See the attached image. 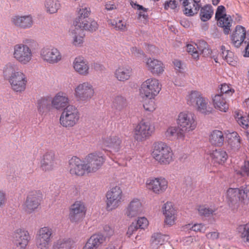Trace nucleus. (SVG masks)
Returning a JSON list of instances; mask_svg holds the SVG:
<instances>
[{
    "mask_svg": "<svg viewBox=\"0 0 249 249\" xmlns=\"http://www.w3.org/2000/svg\"><path fill=\"white\" fill-rule=\"evenodd\" d=\"M11 20L12 23L15 26L24 29L31 28L34 22L31 15H15L11 18Z\"/></svg>",
    "mask_w": 249,
    "mask_h": 249,
    "instance_id": "a878e982",
    "label": "nucleus"
},
{
    "mask_svg": "<svg viewBox=\"0 0 249 249\" xmlns=\"http://www.w3.org/2000/svg\"><path fill=\"white\" fill-rule=\"evenodd\" d=\"M3 75L8 78L12 89L17 92L24 91L28 82L26 74L14 63H8L3 68Z\"/></svg>",
    "mask_w": 249,
    "mask_h": 249,
    "instance_id": "f257e3e1",
    "label": "nucleus"
},
{
    "mask_svg": "<svg viewBox=\"0 0 249 249\" xmlns=\"http://www.w3.org/2000/svg\"><path fill=\"white\" fill-rule=\"evenodd\" d=\"M220 91V93L219 94H223V95L225 94L231 96L234 92V90L231 85L224 83L221 85Z\"/></svg>",
    "mask_w": 249,
    "mask_h": 249,
    "instance_id": "4d7b16f0",
    "label": "nucleus"
},
{
    "mask_svg": "<svg viewBox=\"0 0 249 249\" xmlns=\"http://www.w3.org/2000/svg\"><path fill=\"white\" fill-rule=\"evenodd\" d=\"M221 50L222 58L230 65L235 66L237 63V61L234 53L231 51L226 50L225 47L223 46H221Z\"/></svg>",
    "mask_w": 249,
    "mask_h": 249,
    "instance_id": "79ce46f5",
    "label": "nucleus"
},
{
    "mask_svg": "<svg viewBox=\"0 0 249 249\" xmlns=\"http://www.w3.org/2000/svg\"><path fill=\"white\" fill-rule=\"evenodd\" d=\"M195 45L196 46L198 51L204 56L207 57L211 55L212 53L211 50L207 43L204 40H199Z\"/></svg>",
    "mask_w": 249,
    "mask_h": 249,
    "instance_id": "c03bdc74",
    "label": "nucleus"
},
{
    "mask_svg": "<svg viewBox=\"0 0 249 249\" xmlns=\"http://www.w3.org/2000/svg\"><path fill=\"white\" fill-rule=\"evenodd\" d=\"M132 68L126 65L118 66L114 72L115 78L120 82H125L128 80L132 76Z\"/></svg>",
    "mask_w": 249,
    "mask_h": 249,
    "instance_id": "bb28decb",
    "label": "nucleus"
},
{
    "mask_svg": "<svg viewBox=\"0 0 249 249\" xmlns=\"http://www.w3.org/2000/svg\"><path fill=\"white\" fill-rule=\"evenodd\" d=\"M71 43L72 46L80 47L84 42L85 35L84 31L78 27H75L73 23L69 31Z\"/></svg>",
    "mask_w": 249,
    "mask_h": 249,
    "instance_id": "412c9836",
    "label": "nucleus"
},
{
    "mask_svg": "<svg viewBox=\"0 0 249 249\" xmlns=\"http://www.w3.org/2000/svg\"><path fill=\"white\" fill-rule=\"evenodd\" d=\"M210 156L213 163L221 165L223 164L228 159L226 152L221 149L213 150Z\"/></svg>",
    "mask_w": 249,
    "mask_h": 249,
    "instance_id": "f704fd0d",
    "label": "nucleus"
},
{
    "mask_svg": "<svg viewBox=\"0 0 249 249\" xmlns=\"http://www.w3.org/2000/svg\"><path fill=\"white\" fill-rule=\"evenodd\" d=\"M108 24L116 30L125 31L127 30V25L126 22L123 19L117 18L116 20L109 19L107 21Z\"/></svg>",
    "mask_w": 249,
    "mask_h": 249,
    "instance_id": "8fccbe9b",
    "label": "nucleus"
},
{
    "mask_svg": "<svg viewBox=\"0 0 249 249\" xmlns=\"http://www.w3.org/2000/svg\"><path fill=\"white\" fill-rule=\"evenodd\" d=\"M73 23L75 27H78L82 31L86 30L93 32L95 31L98 28L97 22L92 19H89L88 20L87 19L82 20L80 18H75Z\"/></svg>",
    "mask_w": 249,
    "mask_h": 249,
    "instance_id": "c85d7f7f",
    "label": "nucleus"
},
{
    "mask_svg": "<svg viewBox=\"0 0 249 249\" xmlns=\"http://www.w3.org/2000/svg\"><path fill=\"white\" fill-rule=\"evenodd\" d=\"M40 56L45 62L55 64L61 60L62 56L58 49L52 46H46L40 51Z\"/></svg>",
    "mask_w": 249,
    "mask_h": 249,
    "instance_id": "2eb2a0df",
    "label": "nucleus"
},
{
    "mask_svg": "<svg viewBox=\"0 0 249 249\" xmlns=\"http://www.w3.org/2000/svg\"><path fill=\"white\" fill-rule=\"evenodd\" d=\"M145 68L148 71L155 75L163 74L165 70V66L161 61L150 57L146 60Z\"/></svg>",
    "mask_w": 249,
    "mask_h": 249,
    "instance_id": "6ab92c4d",
    "label": "nucleus"
},
{
    "mask_svg": "<svg viewBox=\"0 0 249 249\" xmlns=\"http://www.w3.org/2000/svg\"><path fill=\"white\" fill-rule=\"evenodd\" d=\"M138 229V227L137 225L132 223L128 228L127 231L126 232V235L128 237H130Z\"/></svg>",
    "mask_w": 249,
    "mask_h": 249,
    "instance_id": "774afa93",
    "label": "nucleus"
},
{
    "mask_svg": "<svg viewBox=\"0 0 249 249\" xmlns=\"http://www.w3.org/2000/svg\"><path fill=\"white\" fill-rule=\"evenodd\" d=\"M106 210L112 211L118 208L124 201V195L122 188L116 185L110 188L106 195Z\"/></svg>",
    "mask_w": 249,
    "mask_h": 249,
    "instance_id": "423d86ee",
    "label": "nucleus"
},
{
    "mask_svg": "<svg viewBox=\"0 0 249 249\" xmlns=\"http://www.w3.org/2000/svg\"><path fill=\"white\" fill-rule=\"evenodd\" d=\"M216 19L218 26L223 29L225 35H228L231 31V26L232 19L231 17L230 16L225 15L224 17H221Z\"/></svg>",
    "mask_w": 249,
    "mask_h": 249,
    "instance_id": "4c0bfd02",
    "label": "nucleus"
},
{
    "mask_svg": "<svg viewBox=\"0 0 249 249\" xmlns=\"http://www.w3.org/2000/svg\"><path fill=\"white\" fill-rule=\"evenodd\" d=\"M70 239L60 238L53 243V249H69Z\"/></svg>",
    "mask_w": 249,
    "mask_h": 249,
    "instance_id": "603ef678",
    "label": "nucleus"
},
{
    "mask_svg": "<svg viewBox=\"0 0 249 249\" xmlns=\"http://www.w3.org/2000/svg\"><path fill=\"white\" fill-rule=\"evenodd\" d=\"M237 231L242 240L249 243V223L239 225Z\"/></svg>",
    "mask_w": 249,
    "mask_h": 249,
    "instance_id": "de8ad7c7",
    "label": "nucleus"
},
{
    "mask_svg": "<svg viewBox=\"0 0 249 249\" xmlns=\"http://www.w3.org/2000/svg\"><path fill=\"white\" fill-rule=\"evenodd\" d=\"M104 232L106 234L107 237H110L114 234V227L109 224H106L103 227Z\"/></svg>",
    "mask_w": 249,
    "mask_h": 249,
    "instance_id": "680f3d73",
    "label": "nucleus"
},
{
    "mask_svg": "<svg viewBox=\"0 0 249 249\" xmlns=\"http://www.w3.org/2000/svg\"><path fill=\"white\" fill-rule=\"evenodd\" d=\"M247 35V30L241 25H237L230 36L232 44L236 48L240 47L244 42Z\"/></svg>",
    "mask_w": 249,
    "mask_h": 249,
    "instance_id": "5701e85b",
    "label": "nucleus"
},
{
    "mask_svg": "<svg viewBox=\"0 0 249 249\" xmlns=\"http://www.w3.org/2000/svg\"><path fill=\"white\" fill-rule=\"evenodd\" d=\"M191 229L196 232H204L206 230V228L205 225L202 223L195 224L192 226Z\"/></svg>",
    "mask_w": 249,
    "mask_h": 249,
    "instance_id": "69168bd1",
    "label": "nucleus"
},
{
    "mask_svg": "<svg viewBox=\"0 0 249 249\" xmlns=\"http://www.w3.org/2000/svg\"><path fill=\"white\" fill-rule=\"evenodd\" d=\"M209 141L213 145L222 146L224 141V137L222 131L217 129L213 130L210 133Z\"/></svg>",
    "mask_w": 249,
    "mask_h": 249,
    "instance_id": "72a5a7b5",
    "label": "nucleus"
},
{
    "mask_svg": "<svg viewBox=\"0 0 249 249\" xmlns=\"http://www.w3.org/2000/svg\"><path fill=\"white\" fill-rule=\"evenodd\" d=\"M176 123L178 129L184 134L195 130L197 124L195 114L188 111L179 113L176 119Z\"/></svg>",
    "mask_w": 249,
    "mask_h": 249,
    "instance_id": "0eeeda50",
    "label": "nucleus"
},
{
    "mask_svg": "<svg viewBox=\"0 0 249 249\" xmlns=\"http://www.w3.org/2000/svg\"><path fill=\"white\" fill-rule=\"evenodd\" d=\"M155 131L154 123L148 120H142L133 129V138L137 142H143L150 138Z\"/></svg>",
    "mask_w": 249,
    "mask_h": 249,
    "instance_id": "20e7f679",
    "label": "nucleus"
},
{
    "mask_svg": "<svg viewBox=\"0 0 249 249\" xmlns=\"http://www.w3.org/2000/svg\"><path fill=\"white\" fill-rule=\"evenodd\" d=\"M177 4L175 0H170L165 2L164 8L167 10L169 9H175L177 8Z\"/></svg>",
    "mask_w": 249,
    "mask_h": 249,
    "instance_id": "338daca9",
    "label": "nucleus"
},
{
    "mask_svg": "<svg viewBox=\"0 0 249 249\" xmlns=\"http://www.w3.org/2000/svg\"><path fill=\"white\" fill-rule=\"evenodd\" d=\"M164 216L165 217L164 222L165 225L168 226H172L175 224L177 219V214L164 215Z\"/></svg>",
    "mask_w": 249,
    "mask_h": 249,
    "instance_id": "bf43d9fd",
    "label": "nucleus"
},
{
    "mask_svg": "<svg viewBox=\"0 0 249 249\" xmlns=\"http://www.w3.org/2000/svg\"><path fill=\"white\" fill-rule=\"evenodd\" d=\"M127 105L126 99L122 95H118L114 97L112 101V108L115 111L124 110Z\"/></svg>",
    "mask_w": 249,
    "mask_h": 249,
    "instance_id": "ea45409f",
    "label": "nucleus"
},
{
    "mask_svg": "<svg viewBox=\"0 0 249 249\" xmlns=\"http://www.w3.org/2000/svg\"><path fill=\"white\" fill-rule=\"evenodd\" d=\"M145 186L154 194L160 195L164 193L168 188V182L163 177H153L146 180Z\"/></svg>",
    "mask_w": 249,
    "mask_h": 249,
    "instance_id": "9b49d317",
    "label": "nucleus"
},
{
    "mask_svg": "<svg viewBox=\"0 0 249 249\" xmlns=\"http://www.w3.org/2000/svg\"><path fill=\"white\" fill-rule=\"evenodd\" d=\"M213 13V11L212 6L210 5H206L202 7L200 10V19L203 21H206L211 18Z\"/></svg>",
    "mask_w": 249,
    "mask_h": 249,
    "instance_id": "09e8293b",
    "label": "nucleus"
},
{
    "mask_svg": "<svg viewBox=\"0 0 249 249\" xmlns=\"http://www.w3.org/2000/svg\"><path fill=\"white\" fill-rule=\"evenodd\" d=\"M195 46H196L195 45V43L193 44H187V51L189 53H190L192 55L193 58L195 60H197L199 57V53H198V51L196 50Z\"/></svg>",
    "mask_w": 249,
    "mask_h": 249,
    "instance_id": "5fc2aeb1",
    "label": "nucleus"
},
{
    "mask_svg": "<svg viewBox=\"0 0 249 249\" xmlns=\"http://www.w3.org/2000/svg\"><path fill=\"white\" fill-rule=\"evenodd\" d=\"M51 106L54 109L60 110L64 109L69 102V98L65 93L59 92L51 99Z\"/></svg>",
    "mask_w": 249,
    "mask_h": 249,
    "instance_id": "cd10ccee",
    "label": "nucleus"
},
{
    "mask_svg": "<svg viewBox=\"0 0 249 249\" xmlns=\"http://www.w3.org/2000/svg\"><path fill=\"white\" fill-rule=\"evenodd\" d=\"M56 166L57 160L54 153L52 151L46 152L40 161V169L44 172H50Z\"/></svg>",
    "mask_w": 249,
    "mask_h": 249,
    "instance_id": "f3484780",
    "label": "nucleus"
},
{
    "mask_svg": "<svg viewBox=\"0 0 249 249\" xmlns=\"http://www.w3.org/2000/svg\"><path fill=\"white\" fill-rule=\"evenodd\" d=\"M51 106L50 96H44L38 99L36 103V107L39 114H43L50 110Z\"/></svg>",
    "mask_w": 249,
    "mask_h": 249,
    "instance_id": "c9c22d12",
    "label": "nucleus"
},
{
    "mask_svg": "<svg viewBox=\"0 0 249 249\" xmlns=\"http://www.w3.org/2000/svg\"><path fill=\"white\" fill-rule=\"evenodd\" d=\"M68 170L71 175L75 176H83L87 174V165L76 157H72L69 161Z\"/></svg>",
    "mask_w": 249,
    "mask_h": 249,
    "instance_id": "dca6fc26",
    "label": "nucleus"
},
{
    "mask_svg": "<svg viewBox=\"0 0 249 249\" xmlns=\"http://www.w3.org/2000/svg\"><path fill=\"white\" fill-rule=\"evenodd\" d=\"M161 210L163 215L177 214V210L174 204L170 201H167L162 206Z\"/></svg>",
    "mask_w": 249,
    "mask_h": 249,
    "instance_id": "3c124183",
    "label": "nucleus"
},
{
    "mask_svg": "<svg viewBox=\"0 0 249 249\" xmlns=\"http://www.w3.org/2000/svg\"><path fill=\"white\" fill-rule=\"evenodd\" d=\"M80 113L76 107L68 105L62 111L59 118V123L63 127L70 128L79 122Z\"/></svg>",
    "mask_w": 249,
    "mask_h": 249,
    "instance_id": "7ed1b4c3",
    "label": "nucleus"
},
{
    "mask_svg": "<svg viewBox=\"0 0 249 249\" xmlns=\"http://www.w3.org/2000/svg\"><path fill=\"white\" fill-rule=\"evenodd\" d=\"M86 212L87 208L83 201H75L69 209V218L70 221L73 223L82 221L85 217Z\"/></svg>",
    "mask_w": 249,
    "mask_h": 249,
    "instance_id": "ddd939ff",
    "label": "nucleus"
},
{
    "mask_svg": "<svg viewBox=\"0 0 249 249\" xmlns=\"http://www.w3.org/2000/svg\"><path fill=\"white\" fill-rule=\"evenodd\" d=\"M228 144L233 148H238L240 147L241 139L236 132H232L228 135Z\"/></svg>",
    "mask_w": 249,
    "mask_h": 249,
    "instance_id": "a18cd8bd",
    "label": "nucleus"
},
{
    "mask_svg": "<svg viewBox=\"0 0 249 249\" xmlns=\"http://www.w3.org/2000/svg\"><path fill=\"white\" fill-rule=\"evenodd\" d=\"M143 106L146 111L149 112H153L157 108V105L153 99H148L145 101Z\"/></svg>",
    "mask_w": 249,
    "mask_h": 249,
    "instance_id": "6e6d98bb",
    "label": "nucleus"
},
{
    "mask_svg": "<svg viewBox=\"0 0 249 249\" xmlns=\"http://www.w3.org/2000/svg\"><path fill=\"white\" fill-rule=\"evenodd\" d=\"M240 201L244 204L249 202V184H245L238 188Z\"/></svg>",
    "mask_w": 249,
    "mask_h": 249,
    "instance_id": "49530a36",
    "label": "nucleus"
},
{
    "mask_svg": "<svg viewBox=\"0 0 249 249\" xmlns=\"http://www.w3.org/2000/svg\"><path fill=\"white\" fill-rule=\"evenodd\" d=\"M197 211L200 215L208 217L212 215L215 212L216 209L214 208L208 207L206 205H200L197 207Z\"/></svg>",
    "mask_w": 249,
    "mask_h": 249,
    "instance_id": "864d4df0",
    "label": "nucleus"
},
{
    "mask_svg": "<svg viewBox=\"0 0 249 249\" xmlns=\"http://www.w3.org/2000/svg\"><path fill=\"white\" fill-rule=\"evenodd\" d=\"M86 162L87 174L94 173L98 170L105 161V157L98 153L88 154L85 158Z\"/></svg>",
    "mask_w": 249,
    "mask_h": 249,
    "instance_id": "4468645a",
    "label": "nucleus"
},
{
    "mask_svg": "<svg viewBox=\"0 0 249 249\" xmlns=\"http://www.w3.org/2000/svg\"><path fill=\"white\" fill-rule=\"evenodd\" d=\"M40 191L34 190L30 192L23 205V210L27 213H31L40 206L42 199Z\"/></svg>",
    "mask_w": 249,
    "mask_h": 249,
    "instance_id": "f8f14e48",
    "label": "nucleus"
},
{
    "mask_svg": "<svg viewBox=\"0 0 249 249\" xmlns=\"http://www.w3.org/2000/svg\"><path fill=\"white\" fill-rule=\"evenodd\" d=\"M182 1V4L184 7V13L187 16H193L197 13L201 4L196 3L193 0H180Z\"/></svg>",
    "mask_w": 249,
    "mask_h": 249,
    "instance_id": "7c9ffc66",
    "label": "nucleus"
},
{
    "mask_svg": "<svg viewBox=\"0 0 249 249\" xmlns=\"http://www.w3.org/2000/svg\"><path fill=\"white\" fill-rule=\"evenodd\" d=\"M136 224L138 228L145 229L148 226L149 222L145 217H141L138 219L137 224Z\"/></svg>",
    "mask_w": 249,
    "mask_h": 249,
    "instance_id": "0e129e2a",
    "label": "nucleus"
},
{
    "mask_svg": "<svg viewBox=\"0 0 249 249\" xmlns=\"http://www.w3.org/2000/svg\"><path fill=\"white\" fill-rule=\"evenodd\" d=\"M225 197L229 206L234 208L240 201L238 188H229L225 193Z\"/></svg>",
    "mask_w": 249,
    "mask_h": 249,
    "instance_id": "c756f323",
    "label": "nucleus"
},
{
    "mask_svg": "<svg viewBox=\"0 0 249 249\" xmlns=\"http://www.w3.org/2000/svg\"><path fill=\"white\" fill-rule=\"evenodd\" d=\"M202 94L197 90H192L186 95L185 99L187 104L193 107L196 105Z\"/></svg>",
    "mask_w": 249,
    "mask_h": 249,
    "instance_id": "a19ab883",
    "label": "nucleus"
},
{
    "mask_svg": "<svg viewBox=\"0 0 249 249\" xmlns=\"http://www.w3.org/2000/svg\"><path fill=\"white\" fill-rule=\"evenodd\" d=\"M166 236L160 233H154L151 238L150 249H158L165 242Z\"/></svg>",
    "mask_w": 249,
    "mask_h": 249,
    "instance_id": "e433bc0d",
    "label": "nucleus"
},
{
    "mask_svg": "<svg viewBox=\"0 0 249 249\" xmlns=\"http://www.w3.org/2000/svg\"><path fill=\"white\" fill-rule=\"evenodd\" d=\"M161 87L162 85L158 79L149 78L141 85L139 93L142 97L154 99L160 92Z\"/></svg>",
    "mask_w": 249,
    "mask_h": 249,
    "instance_id": "39448f33",
    "label": "nucleus"
},
{
    "mask_svg": "<svg viewBox=\"0 0 249 249\" xmlns=\"http://www.w3.org/2000/svg\"><path fill=\"white\" fill-rule=\"evenodd\" d=\"M196 110L203 114L208 115L212 113V108L209 105L208 99L202 95L194 107Z\"/></svg>",
    "mask_w": 249,
    "mask_h": 249,
    "instance_id": "2f4dec72",
    "label": "nucleus"
},
{
    "mask_svg": "<svg viewBox=\"0 0 249 249\" xmlns=\"http://www.w3.org/2000/svg\"><path fill=\"white\" fill-rule=\"evenodd\" d=\"M102 144L112 152H118L122 147V140L119 136L111 134L103 139Z\"/></svg>",
    "mask_w": 249,
    "mask_h": 249,
    "instance_id": "4be33fe9",
    "label": "nucleus"
},
{
    "mask_svg": "<svg viewBox=\"0 0 249 249\" xmlns=\"http://www.w3.org/2000/svg\"><path fill=\"white\" fill-rule=\"evenodd\" d=\"M72 67L81 75L87 76L89 74L90 67L89 63L82 56L75 58L72 62Z\"/></svg>",
    "mask_w": 249,
    "mask_h": 249,
    "instance_id": "393cba45",
    "label": "nucleus"
},
{
    "mask_svg": "<svg viewBox=\"0 0 249 249\" xmlns=\"http://www.w3.org/2000/svg\"><path fill=\"white\" fill-rule=\"evenodd\" d=\"M151 156L158 164L163 166L169 165L175 159L171 147L162 142H157L153 143Z\"/></svg>",
    "mask_w": 249,
    "mask_h": 249,
    "instance_id": "f03ea898",
    "label": "nucleus"
},
{
    "mask_svg": "<svg viewBox=\"0 0 249 249\" xmlns=\"http://www.w3.org/2000/svg\"><path fill=\"white\" fill-rule=\"evenodd\" d=\"M237 122L243 128L247 129L249 127V120L246 116H240L237 118Z\"/></svg>",
    "mask_w": 249,
    "mask_h": 249,
    "instance_id": "e2e57ef3",
    "label": "nucleus"
},
{
    "mask_svg": "<svg viewBox=\"0 0 249 249\" xmlns=\"http://www.w3.org/2000/svg\"><path fill=\"white\" fill-rule=\"evenodd\" d=\"M53 237L52 228L44 226L39 228L37 231L36 240L37 248L38 249H48Z\"/></svg>",
    "mask_w": 249,
    "mask_h": 249,
    "instance_id": "9d476101",
    "label": "nucleus"
},
{
    "mask_svg": "<svg viewBox=\"0 0 249 249\" xmlns=\"http://www.w3.org/2000/svg\"><path fill=\"white\" fill-rule=\"evenodd\" d=\"M106 241V236L102 233H94L87 240L82 249H99Z\"/></svg>",
    "mask_w": 249,
    "mask_h": 249,
    "instance_id": "aec40b11",
    "label": "nucleus"
},
{
    "mask_svg": "<svg viewBox=\"0 0 249 249\" xmlns=\"http://www.w3.org/2000/svg\"><path fill=\"white\" fill-rule=\"evenodd\" d=\"M143 210L141 200L137 198L132 199L128 203L125 210V215L128 218L136 217Z\"/></svg>",
    "mask_w": 249,
    "mask_h": 249,
    "instance_id": "a211bd4d",
    "label": "nucleus"
},
{
    "mask_svg": "<svg viewBox=\"0 0 249 249\" xmlns=\"http://www.w3.org/2000/svg\"><path fill=\"white\" fill-rule=\"evenodd\" d=\"M13 56L20 64L27 65L32 61L33 52L27 45L18 44L14 46Z\"/></svg>",
    "mask_w": 249,
    "mask_h": 249,
    "instance_id": "6e6552de",
    "label": "nucleus"
},
{
    "mask_svg": "<svg viewBox=\"0 0 249 249\" xmlns=\"http://www.w3.org/2000/svg\"><path fill=\"white\" fill-rule=\"evenodd\" d=\"M90 11L89 8H82L78 11V17L76 18H80L82 20H86L90 15Z\"/></svg>",
    "mask_w": 249,
    "mask_h": 249,
    "instance_id": "052dcab7",
    "label": "nucleus"
},
{
    "mask_svg": "<svg viewBox=\"0 0 249 249\" xmlns=\"http://www.w3.org/2000/svg\"><path fill=\"white\" fill-rule=\"evenodd\" d=\"M44 5L46 11L50 14H53L60 7V3L57 0H45Z\"/></svg>",
    "mask_w": 249,
    "mask_h": 249,
    "instance_id": "37998d69",
    "label": "nucleus"
},
{
    "mask_svg": "<svg viewBox=\"0 0 249 249\" xmlns=\"http://www.w3.org/2000/svg\"><path fill=\"white\" fill-rule=\"evenodd\" d=\"M178 126H170L167 128L164 135L167 140L173 141L177 139H184L185 134L180 129L178 131Z\"/></svg>",
    "mask_w": 249,
    "mask_h": 249,
    "instance_id": "473e14b6",
    "label": "nucleus"
},
{
    "mask_svg": "<svg viewBox=\"0 0 249 249\" xmlns=\"http://www.w3.org/2000/svg\"><path fill=\"white\" fill-rule=\"evenodd\" d=\"M95 95V89L91 83L84 82L79 83L74 88V95L77 100L86 103L89 101Z\"/></svg>",
    "mask_w": 249,
    "mask_h": 249,
    "instance_id": "1a4fd4ad",
    "label": "nucleus"
},
{
    "mask_svg": "<svg viewBox=\"0 0 249 249\" xmlns=\"http://www.w3.org/2000/svg\"><path fill=\"white\" fill-rule=\"evenodd\" d=\"M237 174L242 177H249V160H245L244 164L241 166L240 170Z\"/></svg>",
    "mask_w": 249,
    "mask_h": 249,
    "instance_id": "13d9d810",
    "label": "nucleus"
},
{
    "mask_svg": "<svg viewBox=\"0 0 249 249\" xmlns=\"http://www.w3.org/2000/svg\"><path fill=\"white\" fill-rule=\"evenodd\" d=\"M133 8L138 10V19L143 24H146L148 22V15L147 14L148 9L144 8L142 6L134 2L131 3Z\"/></svg>",
    "mask_w": 249,
    "mask_h": 249,
    "instance_id": "58836bf2",
    "label": "nucleus"
},
{
    "mask_svg": "<svg viewBox=\"0 0 249 249\" xmlns=\"http://www.w3.org/2000/svg\"><path fill=\"white\" fill-rule=\"evenodd\" d=\"M211 100L213 107L216 110L222 112H227L228 111L229 104L223 94L212 95Z\"/></svg>",
    "mask_w": 249,
    "mask_h": 249,
    "instance_id": "b1692460",
    "label": "nucleus"
}]
</instances>
